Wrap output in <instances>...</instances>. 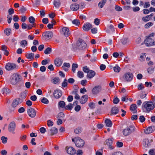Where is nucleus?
<instances>
[{
    "label": "nucleus",
    "mask_w": 155,
    "mask_h": 155,
    "mask_svg": "<svg viewBox=\"0 0 155 155\" xmlns=\"http://www.w3.org/2000/svg\"><path fill=\"white\" fill-rule=\"evenodd\" d=\"M7 138L6 137L2 136L1 137V140L3 143H7Z\"/></svg>",
    "instance_id": "de8ad7c7"
},
{
    "label": "nucleus",
    "mask_w": 155,
    "mask_h": 155,
    "mask_svg": "<svg viewBox=\"0 0 155 155\" xmlns=\"http://www.w3.org/2000/svg\"><path fill=\"white\" fill-rule=\"evenodd\" d=\"M26 57L28 59H31L34 58V54L32 53H27Z\"/></svg>",
    "instance_id": "2f4dec72"
},
{
    "label": "nucleus",
    "mask_w": 155,
    "mask_h": 155,
    "mask_svg": "<svg viewBox=\"0 0 155 155\" xmlns=\"http://www.w3.org/2000/svg\"><path fill=\"white\" fill-rule=\"evenodd\" d=\"M50 61V60L49 59H45L42 61L41 64L42 65H45L49 63Z\"/></svg>",
    "instance_id": "79ce46f5"
},
{
    "label": "nucleus",
    "mask_w": 155,
    "mask_h": 155,
    "mask_svg": "<svg viewBox=\"0 0 155 155\" xmlns=\"http://www.w3.org/2000/svg\"><path fill=\"white\" fill-rule=\"evenodd\" d=\"M29 21L30 23L32 24L33 25H36L35 23V18L33 16H31L29 18Z\"/></svg>",
    "instance_id": "f704fd0d"
},
{
    "label": "nucleus",
    "mask_w": 155,
    "mask_h": 155,
    "mask_svg": "<svg viewBox=\"0 0 155 155\" xmlns=\"http://www.w3.org/2000/svg\"><path fill=\"white\" fill-rule=\"evenodd\" d=\"M82 130V129L80 127H78L75 129L74 130V132L75 134H78L81 133Z\"/></svg>",
    "instance_id": "4c0bfd02"
},
{
    "label": "nucleus",
    "mask_w": 155,
    "mask_h": 155,
    "mask_svg": "<svg viewBox=\"0 0 155 155\" xmlns=\"http://www.w3.org/2000/svg\"><path fill=\"white\" fill-rule=\"evenodd\" d=\"M101 90V87L100 85L95 86L92 90L93 94H97L100 92Z\"/></svg>",
    "instance_id": "f8f14e48"
},
{
    "label": "nucleus",
    "mask_w": 155,
    "mask_h": 155,
    "mask_svg": "<svg viewBox=\"0 0 155 155\" xmlns=\"http://www.w3.org/2000/svg\"><path fill=\"white\" fill-rule=\"evenodd\" d=\"M77 75L78 77L80 78H82L84 76L83 73L81 71H79L78 72Z\"/></svg>",
    "instance_id": "c03bdc74"
},
{
    "label": "nucleus",
    "mask_w": 155,
    "mask_h": 155,
    "mask_svg": "<svg viewBox=\"0 0 155 155\" xmlns=\"http://www.w3.org/2000/svg\"><path fill=\"white\" fill-rule=\"evenodd\" d=\"M47 124L48 127L52 126L53 125V122L50 120H48Z\"/></svg>",
    "instance_id": "680f3d73"
},
{
    "label": "nucleus",
    "mask_w": 155,
    "mask_h": 155,
    "mask_svg": "<svg viewBox=\"0 0 155 155\" xmlns=\"http://www.w3.org/2000/svg\"><path fill=\"white\" fill-rule=\"evenodd\" d=\"M113 68L114 71L118 73L120 71V68L119 66L117 65H116Z\"/></svg>",
    "instance_id": "a19ab883"
},
{
    "label": "nucleus",
    "mask_w": 155,
    "mask_h": 155,
    "mask_svg": "<svg viewBox=\"0 0 155 155\" xmlns=\"http://www.w3.org/2000/svg\"><path fill=\"white\" fill-rule=\"evenodd\" d=\"M20 75L17 73L12 74L10 78L9 81L11 84L14 85H16L21 81Z\"/></svg>",
    "instance_id": "f03ea898"
},
{
    "label": "nucleus",
    "mask_w": 155,
    "mask_h": 155,
    "mask_svg": "<svg viewBox=\"0 0 155 155\" xmlns=\"http://www.w3.org/2000/svg\"><path fill=\"white\" fill-rule=\"evenodd\" d=\"M51 51V49H45L44 53L46 54H50Z\"/></svg>",
    "instance_id": "6e6d98bb"
},
{
    "label": "nucleus",
    "mask_w": 155,
    "mask_h": 155,
    "mask_svg": "<svg viewBox=\"0 0 155 155\" xmlns=\"http://www.w3.org/2000/svg\"><path fill=\"white\" fill-rule=\"evenodd\" d=\"M155 107V104L151 101H145L143 103L142 108L144 111L149 112L153 110Z\"/></svg>",
    "instance_id": "f257e3e1"
},
{
    "label": "nucleus",
    "mask_w": 155,
    "mask_h": 155,
    "mask_svg": "<svg viewBox=\"0 0 155 155\" xmlns=\"http://www.w3.org/2000/svg\"><path fill=\"white\" fill-rule=\"evenodd\" d=\"M149 153L150 155H155V149H150L149 151Z\"/></svg>",
    "instance_id": "603ef678"
},
{
    "label": "nucleus",
    "mask_w": 155,
    "mask_h": 155,
    "mask_svg": "<svg viewBox=\"0 0 155 155\" xmlns=\"http://www.w3.org/2000/svg\"><path fill=\"white\" fill-rule=\"evenodd\" d=\"M90 70L86 66L83 67V71L85 73H87Z\"/></svg>",
    "instance_id": "13d9d810"
},
{
    "label": "nucleus",
    "mask_w": 155,
    "mask_h": 155,
    "mask_svg": "<svg viewBox=\"0 0 155 155\" xmlns=\"http://www.w3.org/2000/svg\"><path fill=\"white\" fill-rule=\"evenodd\" d=\"M115 8L117 11H121L122 10V8L118 5H115Z\"/></svg>",
    "instance_id": "0e129e2a"
},
{
    "label": "nucleus",
    "mask_w": 155,
    "mask_h": 155,
    "mask_svg": "<svg viewBox=\"0 0 155 155\" xmlns=\"http://www.w3.org/2000/svg\"><path fill=\"white\" fill-rule=\"evenodd\" d=\"M78 67V65L77 64L73 63L72 66V70L73 73H75L76 68Z\"/></svg>",
    "instance_id": "72a5a7b5"
},
{
    "label": "nucleus",
    "mask_w": 155,
    "mask_h": 155,
    "mask_svg": "<svg viewBox=\"0 0 155 155\" xmlns=\"http://www.w3.org/2000/svg\"><path fill=\"white\" fill-rule=\"evenodd\" d=\"M14 11L13 9H9L8 10V12L9 14V15H9L10 16H12V14L14 13Z\"/></svg>",
    "instance_id": "052dcab7"
},
{
    "label": "nucleus",
    "mask_w": 155,
    "mask_h": 155,
    "mask_svg": "<svg viewBox=\"0 0 155 155\" xmlns=\"http://www.w3.org/2000/svg\"><path fill=\"white\" fill-rule=\"evenodd\" d=\"M155 130L154 126H151L148 127L144 130V133L147 134H148L152 133Z\"/></svg>",
    "instance_id": "412c9836"
},
{
    "label": "nucleus",
    "mask_w": 155,
    "mask_h": 155,
    "mask_svg": "<svg viewBox=\"0 0 155 155\" xmlns=\"http://www.w3.org/2000/svg\"><path fill=\"white\" fill-rule=\"evenodd\" d=\"M16 127V124L14 121H12L8 125V131L12 134H14V131Z\"/></svg>",
    "instance_id": "6e6552de"
},
{
    "label": "nucleus",
    "mask_w": 155,
    "mask_h": 155,
    "mask_svg": "<svg viewBox=\"0 0 155 155\" xmlns=\"http://www.w3.org/2000/svg\"><path fill=\"white\" fill-rule=\"evenodd\" d=\"M135 129L134 126H129L123 130V134L125 136H128L134 131Z\"/></svg>",
    "instance_id": "7ed1b4c3"
},
{
    "label": "nucleus",
    "mask_w": 155,
    "mask_h": 155,
    "mask_svg": "<svg viewBox=\"0 0 155 155\" xmlns=\"http://www.w3.org/2000/svg\"><path fill=\"white\" fill-rule=\"evenodd\" d=\"M100 21V20L99 19L96 18L94 19V22L96 25H98L99 24Z\"/></svg>",
    "instance_id": "4d7b16f0"
},
{
    "label": "nucleus",
    "mask_w": 155,
    "mask_h": 155,
    "mask_svg": "<svg viewBox=\"0 0 155 155\" xmlns=\"http://www.w3.org/2000/svg\"><path fill=\"white\" fill-rule=\"evenodd\" d=\"M92 27V25L89 23H86L83 26V29L85 31H88Z\"/></svg>",
    "instance_id": "aec40b11"
},
{
    "label": "nucleus",
    "mask_w": 155,
    "mask_h": 155,
    "mask_svg": "<svg viewBox=\"0 0 155 155\" xmlns=\"http://www.w3.org/2000/svg\"><path fill=\"white\" fill-rule=\"evenodd\" d=\"M76 153L77 155H82L83 152L82 150H78Z\"/></svg>",
    "instance_id": "774afa93"
},
{
    "label": "nucleus",
    "mask_w": 155,
    "mask_h": 155,
    "mask_svg": "<svg viewBox=\"0 0 155 155\" xmlns=\"http://www.w3.org/2000/svg\"><path fill=\"white\" fill-rule=\"evenodd\" d=\"M137 106L135 104H133L131 105L130 109L133 113H136L137 112Z\"/></svg>",
    "instance_id": "393cba45"
},
{
    "label": "nucleus",
    "mask_w": 155,
    "mask_h": 155,
    "mask_svg": "<svg viewBox=\"0 0 155 155\" xmlns=\"http://www.w3.org/2000/svg\"><path fill=\"white\" fill-rule=\"evenodd\" d=\"M67 81L66 79L64 80V82L62 84V86L63 87H65L67 85Z\"/></svg>",
    "instance_id": "338daca9"
},
{
    "label": "nucleus",
    "mask_w": 155,
    "mask_h": 155,
    "mask_svg": "<svg viewBox=\"0 0 155 155\" xmlns=\"http://www.w3.org/2000/svg\"><path fill=\"white\" fill-rule=\"evenodd\" d=\"M88 106L91 108L93 109L95 107V104L93 102H90L88 104Z\"/></svg>",
    "instance_id": "bf43d9fd"
},
{
    "label": "nucleus",
    "mask_w": 155,
    "mask_h": 155,
    "mask_svg": "<svg viewBox=\"0 0 155 155\" xmlns=\"http://www.w3.org/2000/svg\"><path fill=\"white\" fill-rule=\"evenodd\" d=\"M147 72L149 74L153 73L154 71V68L152 67H150L147 69Z\"/></svg>",
    "instance_id": "09e8293b"
},
{
    "label": "nucleus",
    "mask_w": 155,
    "mask_h": 155,
    "mask_svg": "<svg viewBox=\"0 0 155 155\" xmlns=\"http://www.w3.org/2000/svg\"><path fill=\"white\" fill-rule=\"evenodd\" d=\"M112 138L106 140V144L108 146L109 149L110 150H112L114 149V147L112 145Z\"/></svg>",
    "instance_id": "2eb2a0df"
},
{
    "label": "nucleus",
    "mask_w": 155,
    "mask_h": 155,
    "mask_svg": "<svg viewBox=\"0 0 155 155\" xmlns=\"http://www.w3.org/2000/svg\"><path fill=\"white\" fill-rule=\"evenodd\" d=\"M11 32V30L9 28H7L4 30V33L8 36L10 35Z\"/></svg>",
    "instance_id": "e433bc0d"
},
{
    "label": "nucleus",
    "mask_w": 155,
    "mask_h": 155,
    "mask_svg": "<svg viewBox=\"0 0 155 155\" xmlns=\"http://www.w3.org/2000/svg\"><path fill=\"white\" fill-rule=\"evenodd\" d=\"M45 47L46 48H51V46H45L44 45H41L39 46L38 47V48H44Z\"/></svg>",
    "instance_id": "5fc2aeb1"
},
{
    "label": "nucleus",
    "mask_w": 155,
    "mask_h": 155,
    "mask_svg": "<svg viewBox=\"0 0 155 155\" xmlns=\"http://www.w3.org/2000/svg\"><path fill=\"white\" fill-rule=\"evenodd\" d=\"M121 41L122 44L124 45L127 44L129 42L127 38L126 37L123 38L121 39Z\"/></svg>",
    "instance_id": "c85d7f7f"
},
{
    "label": "nucleus",
    "mask_w": 155,
    "mask_h": 155,
    "mask_svg": "<svg viewBox=\"0 0 155 155\" xmlns=\"http://www.w3.org/2000/svg\"><path fill=\"white\" fill-rule=\"evenodd\" d=\"M152 141V140H150L148 139H145L143 142V145L144 147L147 148L150 146V143Z\"/></svg>",
    "instance_id": "a211bd4d"
},
{
    "label": "nucleus",
    "mask_w": 155,
    "mask_h": 155,
    "mask_svg": "<svg viewBox=\"0 0 155 155\" xmlns=\"http://www.w3.org/2000/svg\"><path fill=\"white\" fill-rule=\"evenodd\" d=\"M95 74L94 71L91 70L87 73V77L89 79H91L94 76Z\"/></svg>",
    "instance_id": "5701e85b"
},
{
    "label": "nucleus",
    "mask_w": 155,
    "mask_h": 155,
    "mask_svg": "<svg viewBox=\"0 0 155 155\" xmlns=\"http://www.w3.org/2000/svg\"><path fill=\"white\" fill-rule=\"evenodd\" d=\"M88 96L87 95L82 96L80 100V102L81 104L85 103L87 101Z\"/></svg>",
    "instance_id": "4be33fe9"
},
{
    "label": "nucleus",
    "mask_w": 155,
    "mask_h": 155,
    "mask_svg": "<svg viewBox=\"0 0 155 155\" xmlns=\"http://www.w3.org/2000/svg\"><path fill=\"white\" fill-rule=\"evenodd\" d=\"M72 23L73 24L77 26L79 25L80 24L79 21L77 19H75L73 20L72 21Z\"/></svg>",
    "instance_id": "a18cd8bd"
},
{
    "label": "nucleus",
    "mask_w": 155,
    "mask_h": 155,
    "mask_svg": "<svg viewBox=\"0 0 155 155\" xmlns=\"http://www.w3.org/2000/svg\"><path fill=\"white\" fill-rule=\"evenodd\" d=\"M41 102L45 104H47L49 103L48 100L45 97H43L41 100Z\"/></svg>",
    "instance_id": "37998d69"
},
{
    "label": "nucleus",
    "mask_w": 155,
    "mask_h": 155,
    "mask_svg": "<svg viewBox=\"0 0 155 155\" xmlns=\"http://www.w3.org/2000/svg\"><path fill=\"white\" fill-rule=\"evenodd\" d=\"M144 88V87L142 84H140L138 86V88L139 90H142Z\"/></svg>",
    "instance_id": "69168bd1"
},
{
    "label": "nucleus",
    "mask_w": 155,
    "mask_h": 155,
    "mask_svg": "<svg viewBox=\"0 0 155 155\" xmlns=\"http://www.w3.org/2000/svg\"><path fill=\"white\" fill-rule=\"evenodd\" d=\"M140 121L141 123L143 122L145 120V118L143 116H140L139 118Z\"/></svg>",
    "instance_id": "864d4df0"
},
{
    "label": "nucleus",
    "mask_w": 155,
    "mask_h": 155,
    "mask_svg": "<svg viewBox=\"0 0 155 155\" xmlns=\"http://www.w3.org/2000/svg\"><path fill=\"white\" fill-rule=\"evenodd\" d=\"M105 123L106 126L110 127L112 126V123L111 120L109 119H106L105 121Z\"/></svg>",
    "instance_id": "bb28decb"
},
{
    "label": "nucleus",
    "mask_w": 155,
    "mask_h": 155,
    "mask_svg": "<svg viewBox=\"0 0 155 155\" xmlns=\"http://www.w3.org/2000/svg\"><path fill=\"white\" fill-rule=\"evenodd\" d=\"M144 43L147 46H152L155 45V41L151 38H147L144 41Z\"/></svg>",
    "instance_id": "20e7f679"
},
{
    "label": "nucleus",
    "mask_w": 155,
    "mask_h": 155,
    "mask_svg": "<svg viewBox=\"0 0 155 155\" xmlns=\"http://www.w3.org/2000/svg\"><path fill=\"white\" fill-rule=\"evenodd\" d=\"M150 19V17L149 15H147L142 18V20L144 21H147Z\"/></svg>",
    "instance_id": "49530a36"
},
{
    "label": "nucleus",
    "mask_w": 155,
    "mask_h": 155,
    "mask_svg": "<svg viewBox=\"0 0 155 155\" xmlns=\"http://www.w3.org/2000/svg\"><path fill=\"white\" fill-rule=\"evenodd\" d=\"M20 45L22 48H25L27 45V41L25 40H22L20 42Z\"/></svg>",
    "instance_id": "c756f323"
},
{
    "label": "nucleus",
    "mask_w": 155,
    "mask_h": 155,
    "mask_svg": "<svg viewBox=\"0 0 155 155\" xmlns=\"http://www.w3.org/2000/svg\"><path fill=\"white\" fill-rule=\"evenodd\" d=\"M66 149L67 153L69 154H74L76 153V150L72 147H66Z\"/></svg>",
    "instance_id": "f3484780"
},
{
    "label": "nucleus",
    "mask_w": 155,
    "mask_h": 155,
    "mask_svg": "<svg viewBox=\"0 0 155 155\" xmlns=\"http://www.w3.org/2000/svg\"><path fill=\"white\" fill-rule=\"evenodd\" d=\"M26 137L25 135H23L20 137V139L21 141H24L25 140Z\"/></svg>",
    "instance_id": "e2e57ef3"
},
{
    "label": "nucleus",
    "mask_w": 155,
    "mask_h": 155,
    "mask_svg": "<svg viewBox=\"0 0 155 155\" xmlns=\"http://www.w3.org/2000/svg\"><path fill=\"white\" fill-rule=\"evenodd\" d=\"M54 4L55 7H59L60 4V2L59 0H54Z\"/></svg>",
    "instance_id": "58836bf2"
},
{
    "label": "nucleus",
    "mask_w": 155,
    "mask_h": 155,
    "mask_svg": "<svg viewBox=\"0 0 155 155\" xmlns=\"http://www.w3.org/2000/svg\"><path fill=\"white\" fill-rule=\"evenodd\" d=\"M58 133L57 129L55 127H53L50 130L48 133L52 135L57 134Z\"/></svg>",
    "instance_id": "b1692460"
},
{
    "label": "nucleus",
    "mask_w": 155,
    "mask_h": 155,
    "mask_svg": "<svg viewBox=\"0 0 155 155\" xmlns=\"http://www.w3.org/2000/svg\"><path fill=\"white\" fill-rule=\"evenodd\" d=\"M3 92L6 94H8L10 93V90L8 88H4L3 89Z\"/></svg>",
    "instance_id": "3c124183"
},
{
    "label": "nucleus",
    "mask_w": 155,
    "mask_h": 155,
    "mask_svg": "<svg viewBox=\"0 0 155 155\" xmlns=\"http://www.w3.org/2000/svg\"><path fill=\"white\" fill-rule=\"evenodd\" d=\"M61 32L65 37H68L71 35V32L67 27L62 28Z\"/></svg>",
    "instance_id": "1a4fd4ad"
},
{
    "label": "nucleus",
    "mask_w": 155,
    "mask_h": 155,
    "mask_svg": "<svg viewBox=\"0 0 155 155\" xmlns=\"http://www.w3.org/2000/svg\"><path fill=\"white\" fill-rule=\"evenodd\" d=\"M63 62L62 59L60 58H56L54 60V64L57 67H59L61 66Z\"/></svg>",
    "instance_id": "ddd939ff"
},
{
    "label": "nucleus",
    "mask_w": 155,
    "mask_h": 155,
    "mask_svg": "<svg viewBox=\"0 0 155 155\" xmlns=\"http://www.w3.org/2000/svg\"><path fill=\"white\" fill-rule=\"evenodd\" d=\"M16 67V65L15 64L8 63L6 64L5 68L7 70L10 71L15 69Z\"/></svg>",
    "instance_id": "423d86ee"
},
{
    "label": "nucleus",
    "mask_w": 155,
    "mask_h": 155,
    "mask_svg": "<svg viewBox=\"0 0 155 155\" xmlns=\"http://www.w3.org/2000/svg\"><path fill=\"white\" fill-rule=\"evenodd\" d=\"M107 1V0H102L98 3V6L99 7L102 8L105 4Z\"/></svg>",
    "instance_id": "7c9ffc66"
},
{
    "label": "nucleus",
    "mask_w": 155,
    "mask_h": 155,
    "mask_svg": "<svg viewBox=\"0 0 155 155\" xmlns=\"http://www.w3.org/2000/svg\"><path fill=\"white\" fill-rule=\"evenodd\" d=\"M70 8L72 10L76 11L79 9V5L76 3L72 4L71 5Z\"/></svg>",
    "instance_id": "a878e982"
},
{
    "label": "nucleus",
    "mask_w": 155,
    "mask_h": 155,
    "mask_svg": "<svg viewBox=\"0 0 155 155\" xmlns=\"http://www.w3.org/2000/svg\"><path fill=\"white\" fill-rule=\"evenodd\" d=\"M62 92L60 90H56L54 92V97L56 98H58L62 95Z\"/></svg>",
    "instance_id": "6ab92c4d"
},
{
    "label": "nucleus",
    "mask_w": 155,
    "mask_h": 155,
    "mask_svg": "<svg viewBox=\"0 0 155 155\" xmlns=\"http://www.w3.org/2000/svg\"><path fill=\"white\" fill-rule=\"evenodd\" d=\"M65 108L67 110H71L73 108V104L70 103L68 105L65 106Z\"/></svg>",
    "instance_id": "ea45409f"
},
{
    "label": "nucleus",
    "mask_w": 155,
    "mask_h": 155,
    "mask_svg": "<svg viewBox=\"0 0 155 155\" xmlns=\"http://www.w3.org/2000/svg\"><path fill=\"white\" fill-rule=\"evenodd\" d=\"M153 23L151 22H149L144 25V27L146 28H148L153 25Z\"/></svg>",
    "instance_id": "8fccbe9b"
},
{
    "label": "nucleus",
    "mask_w": 155,
    "mask_h": 155,
    "mask_svg": "<svg viewBox=\"0 0 155 155\" xmlns=\"http://www.w3.org/2000/svg\"><path fill=\"white\" fill-rule=\"evenodd\" d=\"M65 105L64 102L63 101H60L58 104V107H59L63 108L64 107H65Z\"/></svg>",
    "instance_id": "c9c22d12"
},
{
    "label": "nucleus",
    "mask_w": 155,
    "mask_h": 155,
    "mask_svg": "<svg viewBox=\"0 0 155 155\" xmlns=\"http://www.w3.org/2000/svg\"><path fill=\"white\" fill-rule=\"evenodd\" d=\"M77 48H85L87 47V45L86 43L82 40H80L77 43Z\"/></svg>",
    "instance_id": "9b49d317"
},
{
    "label": "nucleus",
    "mask_w": 155,
    "mask_h": 155,
    "mask_svg": "<svg viewBox=\"0 0 155 155\" xmlns=\"http://www.w3.org/2000/svg\"><path fill=\"white\" fill-rule=\"evenodd\" d=\"M64 117V114L63 113L60 112L59 113L57 116V118L58 119H63Z\"/></svg>",
    "instance_id": "473e14b6"
},
{
    "label": "nucleus",
    "mask_w": 155,
    "mask_h": 155,
    "mask_svg": "<svg viewBox=\"0 0 155 155\" xmlns=\"http://www.w3.org/2000/svg\"><path fill=\"white\" fill-rule=\"evenodd\" d=\"M133 77V74L130 73H127L125 74L123 78L125 81H130L132 80Z\"/></svg>",
    "instance_id": "0eeeda50"
},
{
    "label": "nucleus",
    "mask_w": 155,
    "mask_h": 155,
    "mask_svg": "<svg viewBox=\"0 0 155 155\" xmlns=\"http://www.w3.org/2000/svg\"><path fill=\"white\" fill-rule=\"evenodd\" d=\"M75 145L77 147H81L84 145V141L79 137H75Z\"/></svg>",
    "instance_id": "39448f33"
},
{
    "label": "nucleus",
    "mask_w": 155,
    "mask_h": 155,
    "mask_svg": "<svg viewBox=\"0 0 155 155\" xmlns=\"http://www.w3.org/2000/svg\"><path fill=\"white\" fill-rule=\"evenodd\" d=\"M118 112V110L117 107H114L112 108L111 110V114H116Z\"/></svg>",
    "instance_id": "cd10ccee"
},
{
    "label": "nucleus",
    "mask_w": 155,
    "mask_h": 155,
    "mask_svg": "<svg viewBox=\"0 0 155 155\" xmlns=\"http://www.w3.org/2000/svg\"><path fill=\"white\" fill-rule=\"evenodd\" d=\"M22 101V100L20 99H16L13 101L12 104V106L13 107L15 108L21 103Z\"/></svg>",
    "instance_id": "dca6fc26"
},
{
    "label": "nucleus",
    "mask_w": 155,
    "mask_h": 155,
    "mask_svg": "<svg viewBox=\"0 0 155 155\" xmlns=\"http://www.w3.org/2000/svg\"><path fill=\"white\" fill-rule=\"evenodd\" d=\"M28 114L31 118H34L36 116V112L35 110L32 108L29 107L27 110Z\"/></svg>",
    "instance_id": "9d476101"
},
{
    "label": "nucleus",
    "mask_w": 155,
    "mask_h": 155,
    "mask_svg": "<svg viewBox=\"0 0 155 155\" xmlns=\"http://www.w3.org/2000/svg\"><path fill=\"white\" fill-rule=\"evenodd\" d=\"M43 36L46 39H48L52 37L53 33L51 31H47L43 33Z\"/></svg>",
    "instance_id": "4468645a"
}]
</instances>
